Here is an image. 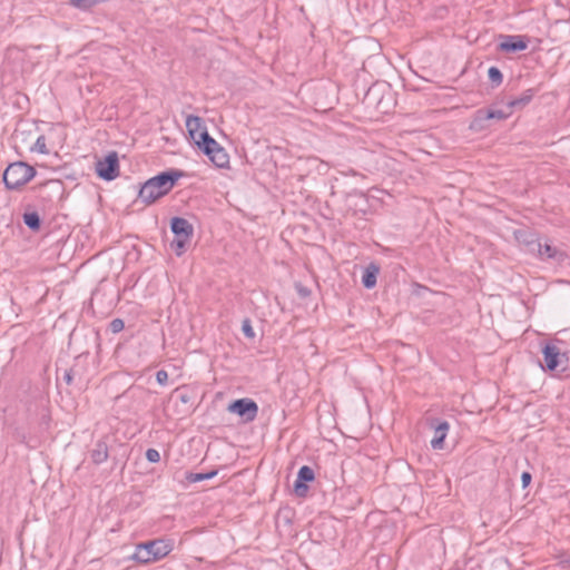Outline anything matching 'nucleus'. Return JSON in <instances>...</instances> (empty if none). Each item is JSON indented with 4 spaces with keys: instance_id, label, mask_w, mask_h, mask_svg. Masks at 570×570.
Listing matches in <instances>:
<instances>
[{
    "instance_id": "obj_31",
    "label": "nucleus",
    "mask_w": 570,
    "mask_h": 570,
    "mask_svg": "<svg viewBox=\"0 0 570 570\" xmlns=\"http://www.w3.org/2000/svg\"><path fill=\"white\" fill-rule=\"evenodd\" d=\"M299 293L305 296L307 294V291L306 289H301Z\"/></svg>"
},
{
    "instance_id": "obj_7",
    "label": "nucleus",
    "mask_w": 570,
    "mask_h": 570,
    "mask_svg": "<svg viewBox=\"0 0 570 570\" xmlns=\"http://www.w3.org/2000/svg\"><path fill=\"white\" fill-rule=\"evenodd\" d=\"M228 411L240 416L245 422H252L256 419L258 406L252 399H238L228 405Z\"/></svg>"
},
{
    "instance_id": "obj_20",
    "label": "nucleus",
    "mask_w": 570,
    "mask_h": 570,
    "mask_svg": "<svg viewBox=\"0 0 570 570\" xmlns=\"http://www.w3.org/2000/svg\"><path fill=\"white\" fill-rule=\"evenodd\" d=\"M216 474H217L216 470L209 471L207 473H193V472H189V473L186 474V480L189 483H196V482H200V481H204V480H209V479L214 478Z\"/></svg>"
},
{
    "instance_id": "obj_16",
    "label": "nucleus",
    "mask_w": 570,
    "mask_h": 570,
    "mask_svg": "<svg viewBox=\"0 0 570 570\" xmlns=\"http://www.w3.org/2000/svg\"><path fill=\"white\" fill-rule=\"evenodd\" d=\"M488 118L485 117L484 109L475 111L474 117L470 124V129L474 131H481L488 128Z\"/></svg>"
},
{
    "instance_id": "obj_17",
    "label": "nucleus",
    "mask_w": 570,
    "mask_h": 570,
    "mask_svg": "<svg viewBox=\"0 0 570 570\" xmlns=\"http://www.w3.org/2000/svg\"><path fill=\"white\" fill-rule=\"evenodd\" d=\"M484 112H485V117L488 118V120H504L507 118H509L512 112L510 109H508L505 107V109H493V108H488V109H484Z\"/></svg>"
},
{
    "instance_id": "obj_10",
    "label": "nucleus",
    "mask_w": 570,
    "mask_h": 570,
    "mask_svg": "<svg viewBox=\"0 0 570 570\" xmlns=\"http://www.w3.org/2000/svg\"><path fill=\"white\" fill-rule=\"evenodd\" d=\"M532 246L531 250H538L541 258L552 259L557 263H562L567 258V254L559 248L546 243L541 244L539 242H531Z\"/></svg>"
},
{
    "instance_id": "obj_4",
    "label": "nucleus",
    "mask_w": 570,
    "mask_h": 570,
    "mask_svg": "<svg viewBox=\"0 0 570 570\" xmlns=\"http://www.w3.org/2000/svg\"><path fill=\"white\" fill-rule=\"evenodd\" d=\"M170 229L174 234L170 247L175 250L177 256H180L185 253L186 246L194 235V227L187 219L174 217L170 220Z\"/></svg>"
},
{
    "instance_id": "obj_18",
    "label": "nucleus",
    "mask_w": 570,
    "mask_h": 570,
    "mask_svg": "<svg viewBox=\"0 0 570 570\" xmlns=\"http://www.w3.org/2000/svg\"><path fill=\"white\" fill-rule=\"evenodd\" d=\"M186 128L188 134L196 132L199 130H207V128L203 125V119L194 115L187 116Z\"/></svg>"
},
{
    "instance_id": "obj_14",
    "label": "nucleus",
    "mask_w": 570,
    "mask_h": 570,
    "mask_svg": "<svg viewBox=\"0 0 570 570\" xmlns=\"http://www.w3.org/2000/svg\"><path fill=\"white\" fill-rule=\"evenodd\" d=\"M537 90L533 88L524 90L519 97L513 98L507 102V108L513 110H521L530 104Z\"/></svg>"
},
{
    "instance_id": "obj_11",
    "label": "nucleus",
    "mask_w": 570,
    "mask_h": 570,
    "mask_svg": "<svg viewBox=\"0 0 570 570\" xmlns=\"http://www.w3.org/2000/svg\"><path fill=\"white\" fill-rule=\"evenodd\" d=\"M543 360L546 363V368L549 371H554L561 364V358L564 357L560 353V350L553 344H546L542 348Z\"/></svg>"
},
{
    "instance_id": "obj_24",
    "label": "nucleus",
    "mask_w": 570,
    "mask_h": 570,
    "mask_svg": "<svg viewBox=\"0 0 570 570\" xmlns=\"http://www.w3.org/2000/svg\"><path fill=\"white\" fill-rule=\"evenodd\" d=\"M124 327L125 323L121 318H114L109 324V330L115 334L121 332Z\"/></svg>"
},
{
    "instance_id": "obj_28",
    "label": "nucleus",
    "mask_w": 570,
    "mask_h": 570,
    "mask_svg": "<svg viewBox=\"0 0 570 570\" xmlns=\"http://www.w3.org/2000/svg\"><path fill=\"white\" fill-rule=\"evenodd\" d=\"M203 134V130H199V131H196V132H191V134H188L190 139L198 146V144H200V136Z\"/></svg>"
},
{
    "instance_id": "obj_26",
    "label": "nucleus",
    "mask_w": 570,
    "mask_h": 570,
    "mask_svg": "<svg viewBox=\"0 0 570 570\" xmlns=\"http://www.w3.org/2000/svg\"><path fill=\"white\" fill-rule=\"evenodd\" d=\"M156 380L160 385H165L168 381V374L165 370H159L156 373Z\"/></svg>"
},
{
    "instance_id": "obj_3",
    "label": "nucleus",
    "mask_w": 570,
    "mask_h": 570,
    "mask_svg": "<svg viewBox=\"0 0 570 570\" xmlns=\"http://www.w3.org/2000/svg\"><path fill=\"white\" fill-rule=\"evenodd\" d=\"M36 170L23 161L10 164L3 173V183L8 189H18L30 181Z\"/></svg>"
},
{
    "instance_id": "obj_2",
    "label": "nucleus",
    "mask_w": 570,
    "mask_h": 570,
    "mask_svg": "<svg viewBox=\"0 0 570 570\" xmlns=\"http://www.w3.org/2000/svg\"><path fill=\"white\" fill-rule=\"evenodd\" d=\"M171 550L170 540L155 539L137 544L132 559L139 563H149L165 558Z\"/></svg>"
},
{
    "instance_id": "obj_8",
    "label": "nucleus",
    "mask_w": 570,
    "mask_h": 570,
    "mask_svg": "<svg viewBox=\"0 0 570 570\" xmlns=\"http://www.w3.org/2000/svg\"><path fill=\"white\" fill-rule=\"evenodd\" d=\"M500 43L498 49L502 52H519L528 48V41L523 36L518 35H502L500 36Z\"/></svg>"
},
{
    "instance_id": "obj_6",
    "label": "nucleus",
    "mask_w": 570,
    "mask_h": 570,
    "mask_svg": "<svg viewBox=\"0 0 570 570\" xmlns=\"http://www.w3.org/2000/svg\"><path fill=\"white\" fill-rule=\"evenodd\" d=\"M96 174L106 181L114 180L119 176V159L116 151H111L97 160Z\"/></svg>"
},
{
    "instance_id": "obj_30",
    "label": "nucleus",
    "mask_w": 570,
    "mask_h": 570,
    "mask_svg": "<svg viewBox=\"0 0 570 570\" xmlns=\"http://www.w3.org/2000/svg\"><path fill=\"white\" fill-rule=\"evenodd\" d=\"M179 399L183 403H187L189 401V396L187 394H181Z\"/></svg>"
},
{
    "instance_id": "obj_22",
    "label": "nucleus",
    "mask_w": 570,
    "mask_h": 570,
    "mask_svg": "<svg viewBox=\"0 0 570 570\" xmlns=\"http://www.w3.org/2000/svg\"><path fill=\"white\" fill-rule=\"evenodd\" d=\"M31 150L38 151L39 154H42V155L49 154V149L47 148V145H46V137L43 135H41L37 138L35 145L31 147Z\"/></svg>"
},
{
    "instance_id": "obj_15",
    "label": "nucleus",
    "mask_w": 570,
    "mask_h": 570,
    "mask_svg": "<svg viewBox=\"0 0 570 570\" xmlns=\"http://www.w3.org/2000/svg\"><path fill=\"white\" fill-rule=\"evenodd\" d=\"M380 273V268L377 265L371 263L363 273L362 284L365 288L371 289L376 285L377 275Z\"/></svg>"
},
{
    "instance_id": "obj_5",
    "label": "nucleus",
    "mask_w": 570,
    "mask_h": 570,
    "mask_svg": "<svg viewBox=\"0 0 570 570\" xmlns=\"http://www.w3.org/2000/svg\"><path fill=\"white\" fill-rule=\"evenodd\" d=\"M198 148L216 167L227 168L229 166V156L227 151L208 134L207 130H203Z\"/></svg>"
},
{
    "instance_id": "obj_9",
    "label": "nucleus",
    "mask_w": 570,
    "mask_h": 570,
    "mask_svg": "<svg viewBox=\"0 0 570 570\" xmlns=\"http://www.w3.org/2000/svg\"><path fill=\"white\" fill-rule=\"evenodd\" d=\"M315 479L314 470L308 465H303L297 472V479L294 482V492L297 497L304 498L308 492L306 483L312 482Z\"/></svg>"
},
{
    "instance_id": "obj_32",
    "label": "nucleus",
    "mask_w": 570,
    "mask_h": 570,
    "mask_svg": "<svg viewBox=\"0 0 570 570\" xmlns=\"http://www.w3.org/2000/svg\"><path fill=\"white\" fill-rule=\"evenodd\" d=\"M351 174H352L353 176H356V175H357L354 170H351Z\"/></svg>"
},
{
    "instance_id": "obj_12",
    "label": "nucleus",
    "mask_w": 570,
    "mask_h": 570,
    "mask_svg": "<svg viewBox=\"0 0 570 570\" xmlns=\"http://www.w3.org/2000/svg\"><path fill=\"white\" fill-rule=\"evenodd\" d=\"M435 424H432L434 428V436L431 440V446L434 450H442L444 448V440L448 435L450 424L446 421L435 420Z\"/></svg>"
},
{
    "instance_id": "obj_21",
    "label": "nucleus",
    "mask_w": 570,
    "mask_h": 570,
    "mask_svg": "<svg viewBox=\"0 0 570 570\" xmlns=\"http://www.w3.org/2000/svg\"><path fill=\"white\" fill-rule=\"evenodd\" d=\"M488 77L494 87L500 86L503 81V75L498 67H490Z\"/></svg>"
},
{
    "instance_id": "obj_25",
    "label": "nucleus",
    "mask_w": 570,
    "mask_h": 570,
    "mask_svg": "<svg viewBox=\"0 0 570 570\" xmlns=\"http://www.w3.org/2000/svg\"><path fill=\"white\" fill-rule=\"evenodd\" d=\"M146 459L150 463H158L160 461V453L156 449H148L146 451Z\"/></svg>"
},
{
    "instance_id": "obj_19",
    "label": "nucleus",
    "mask_w": 570,
    "mask_h": 570,
    "mask_svg": "<svg viewBox=\"0 0 570 570\" xmlns=\"http://www.w3.org/2000/svg\"><path fill=\"white\" fill-rule=\"evenodd\" d=\"M23 223L26 224V226L28 228H30L31 230H35V232L38 230L41 226L40 216L36 212L26 213L23 215Z\"/></svg>"
},
{
    "instance_id": "obj_1",
    "label": "nucleus",
    "mask_w": 570,
    "mask_h": 570,
    "mask_svg": "<svg viewBox=\"0 0 570 570\" xmlns=\"http://www.w3.org/2000/svg\"><path fill=\"white\" fill-rule=\"evenodd\" d=\"M183 176L184 173L177 169L163 171L144 183L139 189L138 198L145 205H150L168 194L175 183Z\"/></svg>"
},
{
    "instance_id": "obj_27",
    "label": "nucleus",
    "mask_w": 570,
    "mask_h": 570,
    "mask_svg": "<svg viewBox=\"0 0 570 570\" xmlns=\"http://www.w3.org/2000/svg\"><path fill=\"white\" fill-rule=\"evenodd\" d=\"M531 479H532V476H531V474L529 472H523L521 474V482H522V488L523 489H525L530 484Z\"/></svg>"
},
{
    "instance_id": "obj_23",
    "label": "nucleus",
    "mask_w": 570,
    "mask_h": 570,
    "mask_svg": "<svg viewBox=\"0 0 570 570\" xmlns=\"http://www.w3.org/2000/svg\"><path fill=\"white\" fill-rule=\"evenodd\" d=\"M242 332L247 337L253 340L255 337V332L253 330L252 323L249 318H245L242 322Z\"/></svg>"
},
{
    "instance_id": "obj_13",
    "label": "nucleus",
    "mask_w": 570,
    "mask_h": 570,
    "mask_svg": "<svg viewBox=\"0 0 570 570\" xmlns=\"http://www.w3.org/2000/svg\"><path fill=\"white\" fill-rule=\"evenodd\" d=\"M89 456L96 465L107 461L109 456V449L106 438L100 439L95 443L94 448L89 451Z\"/></svg>"
},
{
    "instance_id": "obj_29",
    "label": "nucleus",
    "mask_w": 570,
    "mask_h": 570,
    "mask_svg": "<svg viewBox=\"0 0 570 570\" xmlns=\"http://www.w3.org/2000/svg\"><path fill=\"white\" fill-rule=\"evenodd\" d=\"M63 379H65V381H66V383H67V384H70V383H71V381H72L71 372H70V371H67V372L65 373Z\"/></svg>"
}]
</instances>
